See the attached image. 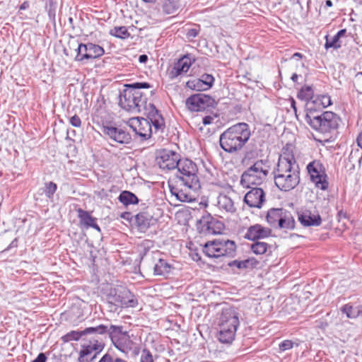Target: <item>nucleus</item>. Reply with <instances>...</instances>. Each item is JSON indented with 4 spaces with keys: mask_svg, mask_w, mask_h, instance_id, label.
Returning a JSON list of instances; mask_svg holds the SVG:
<instances>
[{
    "mask_svg": "<svg viewBox=\"0 0 362 362\" xmlns=\"http://www.w3.org/2000/svg\"><path fill=\"white\" fill-rule=\"evenodd\" d=\"M275 185L283 192H289L300 182V171L291 155H281L274 172Z\"/></svg>",
    "mask_w": 362,
    "mask_h": 362,
    "instance_id": "nucleus-1",
    "label": "nucleus"
},
{
    "mask_svg": "<svg viewBox=\"0 0 362 362\" xmlns=\"http://www.w3.org/2000/svg\"><path fill=\"white\" fill-rule=\"evenodd\" d=\"M126 88L122 91L119 96V106L132 113H139L143 111L147 101L146 96L141 88H149L151 87L147 82H136L125 85Z\"/></svg>",
    "mask_w": 362,
    "mask_h": 362,
    "instance_id": "nucleus-2",
    "label": "nucleus"
},
{
    "mask_svg": "<svg viewBox=\"0 0 362 362\" xmlns=\"http://www.w3.org/2000/svg\"><path fill=\"white\" fill-rule=\"evenodd\" d=\"M249 125L242 122L226 129L220 136L221 147L226 152L233 153L241 149L250 137Z\"/></svg>",
    "mask_w": 362,
    "mask_h": 362,
    "instance_id": "nucleus-3",
    "label": "nucleus"
},
{
    "mask_svg": "<svg viewBox=\"0 0 362 362\" xmlns=\"http://www.w3.org/2000/svg\"><path fill=\"white\" fill-rule=\"evenodd\" d=\"M305 122L315 131L322 134L331 133L338 129L341 119L334 112L326 111L315 115L309 108L305 116Z\"/></svg>",
    "mask_w": 362,
    "mask_h": 362,
    "instance_id": "nucleus-4",
    "label": "nucleus"
},
{
    "mask_svg": "<svg viewBox=\"0 0 362 362\" xmlns=\"http://www.w3.org/2000/svg\"><path fill=\"white\" fill-rule=\"evenodd\" d=\"M175 169L176 177L184 186L194 191L200 188L197 167L192 160L181 158Z\"/></svg>",
    "mask_w": 362,
    "mask_h": 362,
    "instance_id": "nucleus-5",
    "label": "nucleus"
},
{
    "mask_svg": "<svg viewBox=\"0 0 362 362\" xmlns=\"http://www.w3.org/2000/svg\"><path fill=\"white\" fill-rule=\"evenodd\" d=\"M268 173L267 161L258 160L243 173L240 183L247 188L252 187V185H259L266 180Z\"/></svg>",
    "mask_w": 362,
    "mask_h": 362,
    "instance_id": "nucleus-6",
    "label": "nucleus"
},
{
    "mask_svg": "<svg viewBox=\"0 0 362 362\" xmlns=\"http://www.w3.org/2000/svg\"><path fill=\"white\" fill-rule=\"evenodd\" d=\"M236 251L234 241L228 239H216L206 243L204 247V254L209 257H233Z\"/></svg>",
    "mask_w": 362,
    "mask_h": 362,
    "instance_id": "nucleus-7",
    "label": "nucleus"
},
{
    "mask_svg": "<svg viewBox=\"0 0 362 362\" xmlns=\"http://www.w3.org/2000/svg\"><path fill=\"white\" fill-rule=\"evenodd\" d=\"M267 223L274 228L293 230L295 220L291 213L284 209H271L266 217Z\"/></svg>",
    "mask_w": 362,
    "mask_h": 362,
    "instance_id": "nucleus-8",
    "label": "nucleus"
},
{
    "mask_svg": "<svg viewBox=\"0 0 362 362\" xmlns=\"http://www.w3.org/2000/svg\"><path fill=\"white\" fill-rule=\"evenodd\" d=\"M110 339L115 347L122 353L127 354L132 349L133 341L128 332L123 330L122 326L111 325Z\"/></svg>",
    "mask_w": 362,
    "mask_h": 362,
    "instance_id": "nucleus-9",
    "label": "nucleus"
},
{
    "mask_svg": "<svg viewBox=\"0 0 362 362\" xmlns=\"http://www.w3.org/2000/svg\"><path fill=\"white\" fill-rule=\"evenodd\" d=\"M181 159V156L176 151L170 149L157 151L156 162L160 169L164 171L175 170Z\"/></svg>",
    "mask_w": 362,
    "mask_h": 362,
    "instance_id": "nucleus-10",
    "label": "nucleus"
},
{
    "mask_svg": "<svg viewBox=\"0 0 362 362\" xmlns=\"http://www.w3.org/2000/svg\"><path fill=\"white\" fill-rule=\"evenodd\" d=\"M311 180L316 187L325 190L328 188L329 182L327 180V175L323 165L319 160H313L307 166Z\"/></svg>",
    "mask_w": 362,
    "mask_h": 362,
    "instance_id": "nucleus-11",
    "label": "nucleus"
},
{
    "mask_svg": "<svg viewBox=\"0 0 362 362\" xmlns=\"http://www.w3.org/2000/svg\"><path fill=\"white\" fill-rule=\"evenodd\" d=\"M215 100L209 95L197 93L186 100V106L192 112H200L214 106Z\"/></svg>",
    "mask_w": 362,
    "mask_h": 362,
    "instance_id": "nucleus-12",
    "label": "nucleus"
},
{
    "mask_svg": "<svg viewBox=\"0 0 362 362\" xmlns=\"http://www.w3.org/2000/svg\"><path fill=\"white\" fill-rule=\"evenodd\" d=\"M128 125L142 141L150 139L152 135V125L146 118H131L128 122Z\"/></svg>",
    "mask_w": 362,
    "mask_h": 362,
    "instance_id": "nucleus-13",
    "label": "nucleus"
},
{
    "mask_svg": "<svg viewBox=\"0 0 362 362\" xmlns=\"http://www.w3.org/2000/svg\"><path fill=\"white\" fill-rule=\"evenodd\" d=\"M143 110L144 111V114L147 116V119L149 120L151 124L153 127L154 132H162L165 128V121L155 105L151 103H146V107H144Z\"/></svg>",
    "mask_w": 362,
    "mask_h": 362,
    "instance_id": "nucleus-14",
    "label": "nucleus"
},
{
    "mask_svg": "<svg viewBox=\"0 0 362 362\" xmlns=\"http://www.w3.org/2000/svg\"><path fill=\"white\" fill-rule=\"evenodd\" d=\"M240 325L238 315L232 308L223 309L218 319V326L237 330Z\"/></svg>",
    "mask_w": 362,
    "mask_h": 362,
    "instance_id": "nucleus-15",
    "label": "nucleus"
},
{
    "mask_svg": "<svg viewBox=\"0 0 362 362\" xmlns=\"http://www.w3.org/2000/svg\"><path fill=\"white\" fill-rule=\"evenodd\" d=\"M103 348L104 344L101 342L90 341L88 344L83 346L80 351L79 362H92Z\"/></svg>",
    "mask_w": 362,
    "mask_h": 362,
    "instance_id": "nucleus-16",
    "label": "nucleus"
},
{
    "mask_svg": "<svg viewBox=\"0 0 362 362\" xmlns=\"http://www.w3.org/2000/svg\"><path fill=\"white\" fill-rule=\"evenodd\" d=\"M265 202V194L262 188L252 187L244 197V202L251 208L261 209Z\"/></svg>",
    "mask_w": 362,
    "mask_h": 362,
    "instance_id": "nucleus-17",
    "label": "nucleus"
},
{
    "mask_svg": "<svg viewBox=\"0 0 362 362\" xmlns=\"http://www.w3.org/2000/svg\"><path fill=\"white\" fill-rule=\"evenodd\" d=\"M194 59L190 54H186L181 57L175 62L169 71V76L171 79H174L179 76L187 73L192 66Z\"/></svg>",
    "mask_w": 362,
    "mask_h": 362,
    "instance_id": "nucleus-18",
    "label": "nucleus"
},
{
    "mask_svg": "<svg viewBox=\"0 0 362 362\" xmlns=\"http://www.w3.org/2000/svg\"><path fill=\"white\" fill-rule=\"evenodd\" d=\"M103 133L119 144H128L132 140L131 135L122 128L103 127Z\"/></svg>",
    "mask_w": 362,
    "mask_h": 362,
    "instance_id": "nucleus-19",
    "label": "nucleus"
},
{
    "mask_svg": "<svg viewBox=\"0 0 362 362\" xmlns=\"http://www.w3.org/2000/svg\"><path fill=\"white\" fill-rule=\"evenodd\" d=\"M298 219L304 226H319L322 223L320 214L310 210H303L298 212Z\"/></svg>",
    "mask_w": 362,
    "mask_h": 362,
    "instance_id": "nucleus-20",
    "label": "nucleus"
},
{
    "mask_svg": "<svg viewBox=\"0 0 362 362\" xmlns=\"http://www.w3.org/2000/svg\"><path fill=\"white\" fill-rule=\"evenodd\" d=\"M271 232L272 230L269 228L264 227L259 224H255L247 229L245 238L251 240L265 238L271 235Z\"/></svg>",
    "mask_w": 362,
    "mask_h": 362,
    "instance_id": "nucleus-21",
    "label": "nucleus"
},
{
    "mask_svg": "<svg viewBox=\"0 0 362 362\" xmlns=\"http://www.w3.org/2000/svg\"><path fill=\"white\" fill-rule=\"evenodd\" d=\"M78 217L79 218L80 225L86 228H93L100 232V228L96 223V218L91 216L90 213L82 209H77Z\"/></svg>",
    "mask_w": 362,
    "mask_h": 362,
    "instance_id": "nucleus-22",
    "label": "nucleus"
},
{
    "mask_svg": "<svg viewBox=\"0 0 362 362\" xmlns=\"http://www.w3.org/2000/svg\"><path fill=\"white\" fill-rule=\"evenodd\" d=\"M123 292L117 293L115 289H112L107 296V303L109 310L115 312L118 308H122Z\"/></svg>",
    "mask_w": 362,
    "mask_h": 362,
    "instance_id": "nucleus-23",
    "label": "nucleus"
},
{
    "mask_svg": "<svg viewBox=\"0 0 362 362\" xmlns=\"http://www.w3.org/2000/svg\"><path fill=\"white\" fill-rule=\"evenodd\" d=\"M217 206L220 210L226 213L233 214L236 211L234 202L226 194H221L218 197Z\"/></svg>",
    "mask_w": 362,
    "mask_h": 362,
    "instance_id": "nucleus-24",
    "label": "nucleus"
},
{
    "mask_svg": "<svg viewBox=\"0 0 362 362\" xmlns=\"http://www.w3.org/2000/svg\"><path fill=\"white\" fill-rule=\"evenodd\" d=\"M236 331L237 330H234V329L218 326L217 339L221 343L230 344L234 340Z\"/></svg>",
    "mask_w": 362,
    "mask_h": 362,
    "instance_id": "nucleus-25",
    "label": "nucleus"
},
{
    "mask_svg": "<svg viewBox=\"0 0 362 362\" xmlns=\"http://www.w3.org/2000/svg\"><path fill=\"white\" fill-rule=\"evenodd\" d=\"M259 264V262L254 257H250L244 260H233L228 264L230 267H236L238 269H252Z\"/></svg>",
    "mask_w": 362,
    "mask_h": 362,
    "instance_id": "nucleus-26",
    "label": "nucleus"
},
{
    "mask_svg": "<svg viewBox=\"0 0 362 362\" xmlns=\"http://www.w3.org/2000/svg\"><path fill=\"white\" fill-rule=\"evenodd\" d=\"M210 219H211V217L208 216L206 217L203 216L202 218L199 220L197 228L200 233L205 235L216 233L213 227L214 223L211 221Z\"/></svg>",
    "mask_w": 362,
    "mask_h": 362,
    "instance_id": "nucleus-27",
    "label": "nucleus"
},
{
    "mask_svg": "<svg viewBox=\"0 0 362 362\" xmlns=\"http://www.w3.org/2000/svg\"><path fill=\"white\" fill-rule=\"evenodd\" d=\"M88 54L84 55L86 60L93 59L98 57H100L105 54V50L103 47L100 45L88 42Z\"/></svg>",
    "mask_w": 362,
    "mask_h": 362,
    "instance_id": "nucleus-28",
    "label": "nucleus"
},
{
    "mask_svg": "<svg viewBox=\"0 0 362 362\" xmlns=\"http://www.w3.org/2000/svg\"><path fill=\"white\" fill-rule=\"evenodd\" d=\"M179 7L180 4L177 0H162L160 2L162 11L168 15L175 13Z\"/></svg>",
    "mask_w": 362,
    "mask_h": 362,
    "instance_id": "nucleus-29",
    "label": "nucleus"
},
{
    "mask_svg": "<svg viewBox=\"0 0 362 362\" xmlns=\"http://www.w3.org/2000/svg\"><path fill=\"white\" fill-rule=\"evenodd\" d=\"M118 199L124 206L136 204L139 201L138 197L134 193L129 191L122 192L119 195Z\"/></svg>",
    "mask_w": 362,
    "mask_h": 362,
    "instance_id": "nucleus-30",
    "label": "nucleus"
},
{
    "mask_svg": "<svg viewBox=\"0 0 362 362\" xmlns=\"http://www.w3.org/2000/svg\"><path fill=\"white\" fill-rule=\"evenodd\" d=\"M171 265L163 259H159L156 263L153 270L155 275H165L170 273Z\"/></svg>",
    "mask_w": 362,
    "mask_h": 362,
    "instance_id": "nucleus-31",
    "label": "nucleus"
},
{
    "mask_svg": "<svg viewBox=\"0 0 362 362\" xmlns=\"http://www.w3.org/2000/svg\"><path fill=\"white\" fill-rule=\"evenodd\" d=\"M110 326L108 327L105 325H99L95 327H87L84 329L86 334H107L110 337Z\"/></svg>",
    "mask_w": 362,
    "mask_h": 362,
    "instance_id": "nucleus-32",
    "label": "nucleus"
},
{
    "mask_svg": "<svg viewBox=\"0 0 362 362\" xmlns=\"http://www.w3.org/2000/svg\"><path fill=\"white\" fill-rule=\"evenodd\" d=\"M122 307L135 308L138 305L137 298L129 291H123Z\"/></svg>",
    "mask_w": 362,
    "mask_h": 362,
    "instance_id": "nucleus-33",
    "label": "nucleus"
},
{
    "mask_svg": "<svg viewBox=\"0 0 362 362\" xmlns=\"http://www.w3.org/2000/svg\"><path fill=\"white\" fill-rule=\"evenodd\" d=\"M57 189V185L53 182H48L45 184V187L40 189L39 194H45L48 199H52L54 193Z\"/></svg>",
    "mask_w": 362,
    "mask_h": 362,
    "instance_id": "nucleus-34",
    "label": "nucleus"
},
{
    "mask_svg": "<svg viewBox=\"0 0 362 362\" xmlns=\"http://www.w3.org/2000/svg\"><path fill=\"white\" fill-rule=\"evenodd\" d=\"M271 247V245L260 241H257L251 245V250L256 255H263L270 250Z\"/></svg>",
    "mask_w": 362,
    "mask_h": 362,
    "instance_id": "nucleus-35",
    "label": "nucleus"
},
{
    "mask_svg": "<svg viewBox=\"0 0 362 362\" xmlns=\"http://www.w3.org/2000/svg\"><path fill=\"white\" fill-rule=\"evenodd\" d=\"M135 221L141 229H146L150 226L151 218L146 214L139 213L136 216Z\"/></svg>",
    "mask_w": 362,
    "mask_h": 362,
    "instance_id": "nucleus-36",
    "label": "nucleus"
},
{
    "mask_svg": "<svg viewBox=\"0 0 362 362\" xmlns=\"http://www.w3.org/2000/svg\"><path fill=\"white\" fill-rule=\"evenodd\" d=\"M298 98L302 100H310L313 99L314 93L313 88L310 86H305L300 88L298 93Z\"/></svg>",
    "mask_w": 362,
    "mask_h": 362,
    "instance_id": "nucleus-37",
    "label": "nucleus"
},
{
    "mask_svg": "<svg viewBox=\"0 0 362 362\" xmlns=\"http://www.w3.org/2000/svg\"><path fill=\"white\" fill-rule=\"evenodd\" d=\"M341 310L344 313L348 318L354 319L358 317V305L353 306L351 304H346L341 308Z\"/></svg>",
    "mask_w": 362,
    "mask_h": 362,
    "instance_id": "nucleus-38",
    "label": "nucleus"
},
{
    "mask_svg": "<svg viewBox=\"0 0 362 362\" xmlns=\"http://www.w3.org/2000/svg\"><path fill=\"white\" fill-rule=\"evenodd\" d=\"M313 103L316 105L317 107H321L322 108H325L332 105V100L329 95H320L316 96Z\"/></svg>",
    "mask_w": 362,
    "mask_h": 362,
    "instance_id": "nucleus-39",
    "label": "nucleus"
},
{
    "mask_svg": "<svg viewBox=\"0 0 362 362\" xmlns=\"http://www.w3.org/2000/svg\"><path fill=\"white\" fill-rule=\"evenodd\" d=\"M84 335H86V333H84V329L83 331L73 330L62 337V340L64 343H67L71 341H78Z\"/></svg>",
    "mask_w": 362,
    "mask_h": 362,
    "instance_id": "nucleus-40",
    "label": "nucleus"
},
{
    "mask_svg": "<svg viewBox=\"0 0 362 362\" xmlns=\"http://www.w3.org/2000/svg\"><path fill=\"white\" fill-rule=\"evenodd\" d=\"M187 86L190 89L197 91H204L208 90L200 78H194L187 81Z\"/></svg>",
    "mask_w": 362,
    "mask_h": 362,
    "instance_id": "nucleus-41",
    "label": "nucleus"
},
{
    "mask_svg": "<svg viewBox=\"0 0 362 362\" xmlns=\"http://www.w3.org/2000/svg\"><path fill=\"white\" fill-rule=\"evenodd\" d=\"M57 3L56 0H47L45 8L47 11L49 19L54 22Z\"/></svg>",
    "mask_w": 362,
    "mask_h": 362,
    "instance_id": "nucleus-42",
    "label": "nucleus"
},
{
    "mask_svg": "<svg viewBox=\"0 0 362 362\" xmlns=\"http://www.w3.org/2000/svg\"><path fill=\"white\" fill-rule=\"evenodd\" d=\"M77 52V54L75 57V60L78 62H83L86 60L84 55L88 54V43H79L78 44L77 48L76 49Z\"/></svg>",
    "mask_w": 362,
    "mask_h": 362,
    "instance_id": "nucleus-43",
    "label": "nucleus"
},
{
    "mask_svg": "<svg viewBox=\"0 0 362 362\" xmlns=\"http://www.w3.org/2000/svg\"><path fill=\"white\" fill-rule=\"evenodd\" d=\"M110 34L118 38H126L129 37L127 28L125 26L115 27L110 30Z\"/></svg>",
    "mask_w": 362,
    "mask_h": 362,
    "instance_id": "nucleus-44",
    "label": "nucleus"
},
{
    "mask_svg": "<svg viewBox=\"0 0 362 362\" xmlns=\"http://www.w3.org/2000/svg\"><path fill=\"white\" fill-rule=\"evenodd\" d=\"M326 42L325 44V47L326 49L329 48H334L337 49L341 47V44L339 42V39L335 35L331 39L329 38V36H326Z\"/></svg>",
    "mask_w": 362,
    "mask_h": 362,
    "instance_id": "nucleus-45",
    "label": "nucleus"
},
{
    "mask_svg": "<svg viewBox=\"0 0 362 362\" xmlns=\"http://www.w3.org/2000/svg\"><path fill=\"white\" fill-rule=\"evenodd\" d=\"M139 362H154L152 353L147 349H142L139 357Z\"/></svg>",
    "mask_w": 362,
    "mask_h": 362,
    "instance_id": "nucleus-46",
    "label": "nucleus"
},
{
    "mask_svg": "<svg viewBox=\"0 0 362 362\" xmlns=\"http://www.w3.org/2000/svg\"><path fill=\"white\" fill-rule=\"evenodd\" d=\"M98 362H129L128 361L119 358L112 356L109 354H105Z\"/></svg>",
    "mask_w": 362,
    "mask_h": 362,
    "instance_id": "nucleus-47",
    "label": "nucleus"
},
{
    "mask_svg": "<svg viewBox=\"0 0 362 362\" xmlns=\"http://www.w3.org/2000/svg\"><path fill=\"white\" fill-rule=\"evenodd\" d=\"M200 79L204 82L205 86H206V88L209 90L214 84V78L211 74H203Z\"/></svg>",
    "mask_w": 362,
    "mask_h": 362,
    "instance_id": "nucleus-48",
    "label": "nucleus"
},
{
    "mask_svg": "<svg viewBox=\"0 0 362 362\" xmlns=\"http://www.w3.org/2000/svg\"><path fill=\"white\" fill-rule=\"evenodd\" d=\"M354 83L357 92L362 93V72L356 74Z\"/></svg>",
    "mask_w": 362,
    "mask_h": 362,
    "instance_id": "nucleus-49",
    "label": "nucleus"
},
{
    "mask_svg": "<svg viewBox=\"0 0 362 362\" xmlns=\"http://www.w3.org/2000/svg\"><path fill=\"white\" fill-rule=\"evenodd\" d=\"M293 346V343L292 341L284 340L279 344V347L281 351H285L292 349Z\"/></svg>",
    "mask_w": 362,
    "mask_h": 362,
    "instance_id": "nucleus-50",
    "label": "nucleus"
},
{
    "mask_svg": "<svg viewBox=\"0 0 362 362\" xmlns=\"http://www.w3.org/2000/svg\"><path fill=\"white\" fill-rule=\"evenodd\" d=\"M69 122L74 127H80L81 126V120L80 117L76 115L72 116L70 118Z\"/></svg>",
    "mask_w": 362,
    "mask_h": 362,
    "instance_id": "nucleus-51",
    "label": "nucleus"
},
{
    "mask_svg": "<svg viewBox=\"0 0 362 362\" xmlns=\"http://www.w3.org/2000/svg\"><path fill=\"white\" fill-rule=\"evenodd\" d=\"M199 34V31L196 28L189 29L187 32V37L188 38L196 37Z\"/></svg>",
    "mask_w": 362,
    "mask_h": 362,
    "instance_id": "nucleus-52",
    "label": "nucleus"
},
{
    "mask_svg": "<svg viewBox=\"0 0 362 362\" xmlns=\"http://www.w3.org/2000/svg\"><path fill=\"white\" fill-rule=\"evenodd\" d=\"M47 356L44 353H40L38 354L37 358L34 359L32 362H46Z\"/></svg>",
    "mask_w": 362,
    "mask_h": 362,
    "instance_id": "nucleus-53",
    "label": "nucleus"
},
{
    "mask_svg": "<svg viewBox=\"0 0 362 362\" xmlns=\"http://www.w3.org/2000/svg\"><path fill=\"white\" fill-rule=\"evenodd\" d=\"M213 117L211 116H205L203 117V124L204 125L210 124L212 122Z\"/></svg>",
    "mask_w": 362,
    "mask_h": 362,
    "instance_id": "nucleus-54",
    "label": "nucleus"
},
{
    "mask_svg": "<svg viewBox=\"0 0 362 362\" xmlns=\"http://www.w3.org/2000/svg\"><path fill=\"white\" fill-rule=\"evenodd\" d=\"M356 142L357 145L362 149V131L358 135Z\"/></svg>",
    "mask_w": 362,
    "mask_h": 362,
    "instance_id": "nucleus-55",
    "label": "nucleus"
},
{
    "mask_svg": "<svg viewBox=\"0 0 362 362\" xmlns=\"http://www.w3.org/2000/svg\"><path fill=\"white\" fill-rule=\"evenodd\" d=\"M148 60V57L146 54H141L139 57V62L140 63H146Z\"/></svg>",
    "mask_w": 362,
    "mask_h": 362,
    "instance_id": "nucleus-56",
    "label": "nucleus"
},
{
    "mask_svg": "<svg viewBox=\"0 0 362 362\" xmlns=\"http://www.w3.org/2000/svg\"><path fill=\"white\" fill-rule=\"evenodd\" d=\"M346 29H341L340 30H339L337 32V33L336 34L337 37L340 39L341 37L344 36V35L346 34Z\"/></svg>",
    "mask_w": 362,
    "mask_h": 362,
    "instance_id": "nucleus-57",
    "label": "nucleus"
},
{
    "mask_svg": "<svg viewBox=\"0 0 362 362\" xmlns=\"http://www.w3.org/2000/svg\"><path fill=\"white\" fill-rule=\"evenodd\" d=\"M291 106L293 108V110L295 112V113H296L297 112V108H296V101H295V100L293 98L291 99Z\"/></svg>",
    "mask_w": 362,
    "mask_h": 362,
    "instance_id": "nucleus-58",
    "label": "nucleus"
},
{
    "mask_svg": "<svg viewBox=\"0 0 362 362\" xmlns=\"http://www.w3.org/2000/svg\"><path fill=\"white\" fill-rule=\"evenodd\" d=\"M28 7H29V4H28V2L25 1V2H23V3L20 6V10H25V9H27Z\"/></svg>",
    "mask_w": 362,
    "mask_h": 362,
    "instance_id": "nucleus-59",
    "label": "nucleus"
},
{
    "mask_svg": "<svg viewBox=\"0 0 362 362\" xmlns=\"http://www.w3.org/2000/svg\"><path fill=\"white\" fill-rule=\"evenodd\" d=\"M338 216L339 218H346V213L343 211V210H340L338 212Z\"/></svg>",
    "mask_w": 362,
    "mask_h": 362,
    "instance_id": "nucleus-60",
    "label": "nucleus"
},
{
    "mask_svg": "<svg viewBox=\"0 0 362 362\" xmlns=\"http://www.w3.org/2000/svg\"><path fill=\"white\" fill-rule=\"evenodd\" d=\"M303 55L299 52H296L293 54L292 59H300L302 58Z\"/></svg>",
    "mask_w": 362,
    "mask_h": 362,
    "instance_id": "nucleus-61",
    "label": "nucleus"
},
{
    "mask_svg": "<svg viewBox=\"0 0 362 362\" xmlns=\"http://www.w3.org/2000/svg\"><path fill=\"white\" fill-rule=\"evenodd\" d=\"M298 78V75L297 74H293L291 76V80L293 82H296Z\"/></svg>",
    "mask_w": 362,
    "mask_h": 362,
    "instance_id": "nucleus-62",
    "label": "nucleus"
},
{
    "mask_svg": "<svg viewBox=\"0 0 362 362\" xmlns=\"http://www.w3.org/2000/svg\"><path fill=\"white\" fill-rule=\"evenodd\" d=\"M358 317H362V305H358Z\"/></svg>",
    "mask_w": 362,
    "mask_h": 362,
    "instance_id": "nucleus-63",
    "label": "nucleus"
},
{
    "mask_svg": "<svg viewBox=\"0 0 362 362\" xmlns=\"http://www.w3.org/2000/svg\"><path fill=\"white\" fill-rule=\"evenodd\" d=\"M325 4H326L327 6L331 7L332 6V2L331 0H327L325 1Z\"/></svg>",
    "mask_w": 362,
    "mask_h": 362,
    "instance_id": "nucleus-64",
    "label": "nucleus"
}]
</instances>
